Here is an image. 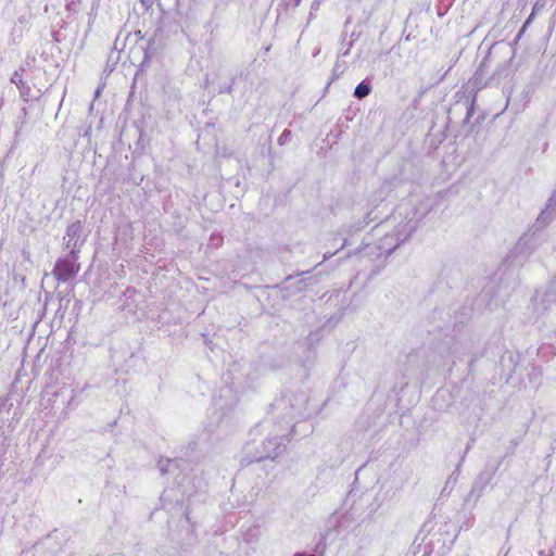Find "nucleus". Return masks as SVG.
<instances>
[{"label":"nucleus","mask_w":556,"mask_h":556,"mask_svg":"<svg viewBox=\"0 0 556 556\" xmlns=\"http://www.w3.org/2000/svg\"><path fill=\"white\" fill-rule=\"evenodd\" d=\"M271 418H279L277 430L275 433H268L260 444L256 442H249L244 446V458L247 463L261 462L266 458H276L286 450V439L282 433L283 430L294 420L295 416H303L298 400L295 403L288 395H282L276 399L270 405Z\"/></svg>","instance_id":"nucleus-1"},{"label":"nucleus","mask_w":556,"mask_h":556,"mask_svg":"<svg viewBox=\"0 0 556 556\" xmlns=\"http://www.w3.org/2000/svg\"><path fill=\"white\" fill-rule=\"evenodd\" d=\"M515 58V49L506 42L498 41L491 46L486 55L481 61L476 75L482 77L488 73L494 63L495 68L492 73V80H501L511 74V62Z\"/></svg>","instance_id":"nucleus-2"},{"label":"nucleus","mask_w":556,"mask_h":556,"mask_svg":"<svg viewBox=\"0 0 556 556\" xmlns=\"http://www.w3.org/2000/svg\"><path fill=\"white\" fill-rule=\"evenodd\" d=\"M556 216V207H549L546 203L545 208L541 211L534 225L516 243L509 257L518 254H529L540 243L541 231L549 225Z\"/></svg>","instance_id":"nucleus-3"},{"label":"nucleus","mask_w":556,"mask_h":556,"mask_svg":"<svg viewBox=\"0 0 556 556\" xmlns=\"http://www.w3.org/2000/svg\"><path fill=\"white\" fill-rule=\"evenodd\" d=\"M478 340L472 336H462L453 339L448 345V355L453 357V365L456 361H462L465 355H470L468 367L469 371L475 364L484 355V348H478Z\"/></svg>","instance_id":"nucleus-4"},{"label":"nucleus","mask_w":556,"mask_h":556,"mask_svg":"<svg viewBox=\"0 0 556 556\" xmlns=\"http://www.w3.org/2000/svg\"><path fill=\"white\" fill-rule=\"evenodd\" d=\"M413 230L414 226L407 223L397 227L394 233H387L379 240L378 249L380 250V254H383L386 257L389 256L400 247L401 243L405 242L409 238Z\"/></svg>","instance_id":"nucleus-5"},{"label":"nucleus","mask_w":556,"mask_h":556,"mask_svg":"<svg viewBox=\"0 0 556 556\" xmlns=\"http://www.w3.org/2000/svg\"><path fill=\"white\" fill-rule=\"evenodd\" d=\"M86 239L87 235L84 233V225L80 220L70 224L63 238L65 248L73 252L74 257L80 253Z\"/></svg>","instance_id":"nucleus-6"},{"label":"nucleus","mask_w":556,"mask_h":556,"mask_svg":"<svg viewBox=\"0 0 556 556\" xmlns=\"http://www.w3.org/2000/svg\"><path fill=\"white\" fill-rule=\"evenodd\" d=\"M78 257L79 254L74 257L73 252L70 251L65 257H61L55 262L52 273L58 281L65 282L78 273L80 268L79 264H77Z\"/></svg>","instance_id":"nucleus-7"},{"label":"nucleus","mask_w":556,"mask_h":556,"mask_svg":"<svg viewBox=\"0 0 556 556\" xmlns=\"http://www.w3.org/2000/svg\"><path fill=\"white\" fill-rule=\"evenodd\" d=\"M187 460L184 458H166L160 459L159 468L162 475L172 473L175 475V480L178 484L182 483L185 478L187 477Z\"/></svg>","instance_id":"nucleus-8"},{"label":"nucleus","mask_w":556,"mask_h":556,"mask_svg":"<svg viewBox=\"0 0 556 556\" xmlns=\"http://www.w3.org/2000/svg\"><path fill=\"white\" fill-rule=\"evenodd\" d=\"M494 470L481 471L473 481L469 492V497H475V500L478 501L483 495L486 488L491 484L494 478Z\"/></svg>","instance_id":"nucleus-9"},{"label":"nucleus","mask_w":556,"mask_h":556,"mask_svg":"<svg viewBox=\"0 0 556 556\" xmlns=\"http://www.w3.org/2000/svg\"><path fill=\"white\" fill-rule=\"evenodd\" d=\"M11 83H13L18 91H20V96L22 97V99L24 101H28L29 99L33 98L31 96V88L30 86L23 79V75L22 73H20L18 71H15L12 76H11Z\"/></svg>","instance_id":"nucleus-10"},{"label":"nucleus","mask_w":556,"mask_h":556,"mask_svg":"<svg viewBox=\"0 0 556 556\" xmlns=\"http://www.w3.org/2000/svg\"><path fill=\"white\" fill-rule=\"evenodd\" d=\"M392 181H384L382 186L377 190L368 200L369 204L377 207L392 189Z\"/></svg>","instance_id":"nucleus-11"},{"label":"nucleus","mask_w":556,"mask_h":556,"mask_svg":"<svg viewBox=\"0 0 556 556\" xmlns=\"http://www.w3.org/2000/svg\"><path fill=\"white\" fill-rule=\"evenodd\" d=\"M305 279H298L294 281L293 276H288L281 283V289L291 291L293 293L301 292L306 288Z\"/></svg>","instance_id":"nucleus-12"},{"label":"nucleus","mask_w":556,"mask_h":556,"mask_svg":"<svg viewBox=\"0 0 556 556\" xmlns=\"http://www.w3.org/2000/svg\"><path fill=\"white\" fill-rule=\"evenodd\" d=\"M371 90V83L366 78L355 87L353 96L358 100H363L370 94Z\"/></svg>","instance_id":"nucleus-13"},{"label":"nucleus","mask_w":556,"mask_h":556,"mask_svg":"<svg viewBox=\"0 0 556 556\" xmlns=\"http://www.w3.org/2000/svg\"><path fill=\"white\" fill-rule=\"evenodd\" d=\"M475 104H476V97H473L471 100H470V103H466V104H455V106L453 109H450L448 110V113L451 114L454 110H457V109H465L466 111V115L463 119L464 123H468L469 119L471 118V116L473 115L475 113Z\"/></svg>","instance_id":"nucleus-14"},{"label":"nucleus","mask_w":556,"mask_h":556,"mask_svg":"<svg viewBox=\"0 0 556 556\" xmlns=\"http://www.w3.org/2000/svg\"><path fill=\"white\" fill-rule=\"evenodd\" d=\"M332 528L331 527H328L321 534H320V539H319V542L316 544L315 546V552L323 555L324 552H325V548H326V545H327V541L328 539L330 538L331 533H332Z\"/></svg>","instance_id":"nucleus-15"},{"label":"nucleus","mask_w":556,"mask_h":556,"mask_svg":"<svg viewBox=\"0 0 556 556\" xmlns=\"http://www.w3.org/2000/svg\"><path fill=\"white\" fill-rule=\"evenodd\" d=\"M556 276L552 279L551 286L548 287V290L545 292L542 303H548V305H552L556 302Z\"/></svg>","instance_id":"nucleus-16"},{"label":"nucleus","mask_w":556,"mask_h":556,"mask_svg":"<svg viewBox=\"0 0 556 556\" xmlns=\"http://www.w3.org/2000/svg\"><path fill=\"white\" fill-rule=\"evenodd\" d=\"M346 68L348 66L345 62L337 60L331 72V81H334L336 79L340 78L344 74Z\"/></svg>","instance_id":"nucleus-17"},{"label":"nucleus","mask_w":556,"mask_h":556,"mask_svg":"<svg viewBox=\"0 0 556 556\" xmlns=\"http://www.w3.org/2000/svg\"><path fill=\"white\" fill-rule=\"evenodd\" d=\"M540 10V4H539V1L535 2L533 9H532V12L531 14L528 16V18L525 21L522 27L520 28L518 35H517V39H519L522 34L525 33V30L527 29V27L531 24V22L533 21L535 14H536V11Z\"/></svg>","instance_id":"nucleus-18"},{"label":"nucleus","mask_w":556,"mask_h":556,"mask_svg":"<svg viewBox=\"0 0 556 556\" xmlns=\"http://www.w3.org/2000/svg\"><path fill=\"white\" fill-rule=\"evenodd\" d=\"M233 84H235V77H231L230 81L228 84L219 85L218 93H231Z\"/></svg>","instance_id":"nucleus-19"},{"label":"nucleus","mask_w":556,"mask_h":556,"mask_svg":"<svg viewBox=\"0 0 556 556\" xmlns=\"http://www.w3.org/2000/svg\"><path fill=\"white\" fill-rule=\"evenodd\" d=\"M302 0H282V5L286 10L295 9L300 5Z\"/></svg>","instance_id":"nucleus-20"},{"label":"nucleus","mask_w":556,"mask_h":556,"mask_svg":"<svg viewBox=\"0 0 556 556\" xmlns=\"http://www.w3.org/2000/svg\"><path fill=\"white\" fill-rule=\"evenodd\" d=\"M546 203L548 204L549 207H556V188L552 192Z\"/></svg>","instance_id":"nucleus-21"},{"label":"nucleus","mask_w":556,"mask_h":556,"mask_svg":"<svg viewBox=\"0 0 556 556\" xmlns=\"http://www.w3.org/2000/svg\"><path fill=\"white\" fill-rule=\"evenodd\" d=\"M290 136V131L289 130H285L278 138V143L280 146L285 144L286 140L288 139V137Z\"/></svg>","instance_id":"nucleus-22"},{"label":"nucleus","mask_w":556,"mask_h":556,"mask_svg":"<svg viewBox=\"0 0 556 556\" xmlns=\"http://www.w3.org/2000/svg\"><path fill=\"white\" fill-rule=\"evenodd\" d=\"M319 340V336H318V332H311L308 336H307V342L313 344L315 342H317Z\"/></svg>","instance_id":"nucleus-23"},{"label":"nucleus","mask_w":556,"mask_h":556,"mask_svg":"<svg viewBox=\"0 0 556 556\" xmlns=\"http://www.w3.org/2000/svg\"><path fill=\"white\" fill-rule=\"evenodd\" d=\"M353 47V41H349L348 46L344 47V51L340 53L341 56H348L350 54L351 48Z\"/></svg>","instance_id":"nucleus-24"},{"label":"nucleus","mask_w":556,"mask_h":556,"mask_svg":"<svg viewBox=\"0 0 556 556\" xmlns=\"http://www.w3.org/2000/svg\"><path fill=\"white\" fill-rule=\"evenodd\" d=\"M268 424H269L268 419L263 420L260 425L256 426V428H254L252 430V434L256 433L258 431V428H266V427H268Z\"/></svg>","instance_id":"nucleus-25"},{"label":"nucleus","mask_w":556,"mask_h":556,"mask_svg":"<svg viewBox=\"0 0 556 556\" xmlns=\"http://www.w3.org/2000/svg\"><path fill=\"white\" fill-rule=\"evenodd\" d=\"M344 308H345V306H342V307H341V311H343ZM342 315H343V313H342V312H340V313L338 314V316H332V317L329 319V321H332V320H333L334 323H338V320H339V319H341Z\"/></svg>","instance_id":"nucleus-26"},{"label":"nucleus","mask_w":556,"mask_h":556,"mask_svg":"<svg viewBox=\"0 0 556 556\" xmlns=\"http://www.w3.org/2000/svg\"><path fill=\"white\" fill-rule=\"evenodd\" d=\"M288 429H291V430H293V429H294L293 421H292V422L287 427V429H286V430H283V432H282V433L285 434L286 442L288 441V438H287V437H288V435H290V432H287V431H288Z\"/></svg>","instance_id":"nucleus-27"},{"label":"nucleus","mask_w":556,"mask_h":556,"mask_svg":"<svg viewBox=\"0 0 556 556\" xmlns=\"http://www.w3.org/2000/svg\"><path fill=\"white\" fill-rule=\"evenodd\" d=\"M491 289H492V287H490V288L489 287H484L481 295L483 298L488 296L490 294Z\"/></svg>","instance_id":"nucleus-28"},{"label":"nucleus","mask_w":556,"mask_h":556,"mask_svg":"<svg viewBox=\"0 0 556 556\" xmlns=\"http://www.w3.org/2000/svg\"><path fill=\"white\" fill-rule=\"evenodd\" d=\"M293 556H316L314 554H306L304 552H296Z\"/></svg>","instance_id":"nucleus-29"},{"label":"nucleus","mask_w":556,"mask_h":556,"mask_svg":"<svg viewBox=\"0 0 556 556\" xmlns=\"http://www.w3.org/2000/svg\"><path fill=\"white\" fill-rule=\"evenodd\" d=\"M17 21H18V23H21V24H26V23H27V18H26V16H25V15L20 16Z\"/></svg>","instance_id":"nucleus-30"},{"label":"nucleus","mask_w":556,"mask_h":556,"mask_svg":"<svg viewBox=\"0 0 556 556\" xmlns=\"http://www.w3.org/2000/svg\"><path fill=\"white\" fill-rule=\"evenodd\" d=\"M358 36H359V34H356L355 31H353V33L351 34V40H350V41H353V42H354V40H356V39L358 38Z\"/></svg>","instance_id":"nucleus-31"},{"label":"nucleus","mask_w":556,"mask_h":556,"mask_svg":"<svg viewBox=\"0 0 556 556\" xmlns=\"http://www.w3.org/2000/svg\"><path fill=\"white\" fill-rule=\"evenodd\" d=\"M445 394H447V391H441L439 390L435 394V397L438 399L439 396H444Z\"/></svg>","instance_id":"nucleus-32"},{"label":"nucleus","mask_w":556,"mask_h":556,"mask_svg":"<svg viewBox=\"0 0 556 556\" xmlns=\"http://www.w3.org/2000/svg\"><path fill=\"white\" fill-rule=\"evenodd\" d=\"M195 446H197V443H193V442H192V443L189 445V448H190L191 451H194V450H195Z\"/></svg>","instance_id":"nucleus-33"},{"label":"nucleus","mask_w":556,"mask_h":556,"mask_svg":"<svg viewBox=\"0 0 556 556\" xmlns=\"http://www.w3.org/2000/svg\"><path fill=\"white\" fill-rule=\"evenodd\" d=\"M331 522L333 523V526H336V525H337V522H338V517H333V518H332V520H331Z\"/></svg>","instance_id":"nucleus-34"},{"label":"nucleus","mask_w":556,"mask_h":556,"mask_svg":"<svg viewBox=\"0 0 556 556\" xmlns=\"http://www.w3.org/2000/svg\"><path fill=\"white\" fill-rule=\"evenodd\" d=\"M99 94H100V88H98V89L96 90V97H98Z\"/></svg>","instance_id":"nucleus-35"},{"label":"nucleus","mask_w":556,"mask_h":556,"mask_svg":"<svg viewBox=\"0 0 556 556\" xmlns=\"http://www.w3.org/2000/svg\"><path fill=\"white\" fill-rule=\"evenodd\" d=\"M367 218H368L369 220H374V218H371V217H370V213H368V214H367Z\"/></svg>","instance_id":"nucleus-36"},{"label":"nucleus","mask_w":556,"mask_h":556,"mask_svg":"<svg viewBox=\"0 0 556 556\" xmlns=\"http://www.w3.org/2000/svg\"><path fill=\"white\" fill-rule=\"evenodd\" d=\"M307 271H301V274H299L298 276H302L304 274H306Z\"/></svg>","instance_id":"nucleus-37"}]
</instances>
